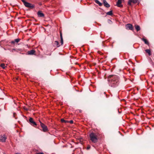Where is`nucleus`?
I'll list each match as a JSON object with an SVG mask.
<instances>
[{"label":"nucleus","instance_id":"9b49d317","mask_svg":"<svg viewBox=\"0 0 154 154\" xmlns=\"http://www.w3.org/2000/svg\"><path fill=\"white\" fill-rule=\"evenodd\" d=\"M103 4L105 6L106 8H108L110 7L109 4L107 2L106 0H103Z\"/></svg>","mask_w":154,"mask_h":154},{"label":"nucleus","instance_id":"ddd939ff","mask_svg":"<svg viewBox=\"0 0 154 154\" xmlns=\"http://www.w3.org/2000/svg\"><path fill=\"white\" fill-rule=\"evenodd\" d=\"M122 1V0H118L116 5L118 7H121L122 6V5H121Z\"/></svg>","mask_w":154,"mask_h":154},{"label":"nucleus","instance_id":"dca6fc26","mask_svg":"<svg viewBox=\"0 0 154 154\" xmlns=\"http://www.w3.org/2000/svg\"><path fill=\"white\" fill-rule=\"evenodd\" d=\"M95 2L100 6H102V4L100 3L98 0H95Z\"/></svg>","mask_w":154,"mask_h":154},{"label":"nucleus","instance_id":"7ed1b4c3","mask_svg":"<svg viewBox=\"0 0 154 154\" xmlns=\"http://www.w3.org/2000/svg\"><path fill=\"white\" fill-rule=\"evenodd\" d=\"M27 121L32 126L36 127L37 124L34 121L33 119L31 117H30L29 119Z\"/></svg>","mask_w":154,"mask_h":154},{"label":"nucleus","instance_id":"2eb2a0df","mask_svg":"<svg viewBox=\"0 0 154 154\" xmlns=\"http://www.w3.org/2000/svg\"><path fill=\"white\" fill-rule=\"evenodd\" d=\"M54 46H56L57 47H59L60 46L58 42L57 41H55L54 42Z\"/></svg>","mask_w":154,"mask_h":154},{"label":"nucleus","instance_id":"5701e85b","mask_svg":"<svg viewBox=\"0 0 154 154\" xmlns=\"http://www.w3.org/2000/svg\"><path fill=\"white\" fill-rule=\"evenodd\" d=\"M60 39H61V45H62L63 44V38H60Z\"/></svg>","mask_w":154,"mask_h":154},{"label":"nucleus","instance_id":"4be33fe9","mask_svg":"<svg viewBox=\"0 0 154 154\" xmlns=\"http://www.w3.org/2000/svg\"><path fill=\"white\" fill-rule=\"evenodd\" d=\"M21 1L23 2V4H24V5L26 4V3L27 2H26L25 0H21Z\"/></svg>","mask_w":154,"mask_h":154},{"label":"nucleus","instance_id":"b1692460","mask_svg":"<svg viewBox=\"0 0 154 154\" xmlns=\"http://www.w3.org/2000/svg\"><path fill=\"white\" fill-rule=\"evenodd\" d=\"M69 122L71 124H72L73 122V120H70L69 121H68V123Z\"/></svg>","mask_w":154,"mask_h":154},{"label":"nucleus","instance_id":"f03ea898","mask_svg":"<svg viewBox=\"0 0 154 154\" xmlns=\"http://www.w3.org/2000/svg\"><path fill=\"white\" fill-rule=\"evenodd\" d=\"M90 140L94 143H97L98 141V137L96 133L92 132L89 135Z\"/></svg>","mask_w":154,"mask_h":154},{"label":"nucleus","instance_id":"393cba45","mask_svg":"<svg viewBox=\"0 0 154 154\" xmlns=\"http://www.w3.org/2000/svg\"><path fill=\"white\" fill-rule=\"evenodd\" d=\"M90 148H91L90 146L89 145H88L87 146V149L88 150V149H90Z\"/></svg>","mask_w":154,"mask_h":154},{"label":"nucleus","instance_id":"39448f33","mask_svg":"<svg viewBox=\"0 0 154 154\" xmlns=\"http://www.w3.org/2000/svg\"><path fill=\"white\" fill-rule=\"evenodd\" d=\"M25 6L26 7L29 8L30 9H33L35 7V6L34 5L28 2L26 3V4L25 5Z\"/></svg>","mask_w":154,"mask_h":154},{"label":"nucleus","instance_id":"f8f14e48","mask_svg":"<svg viewBox=\"0 0 154 154\" xmlns=\"http://www.w3.org/2000/svg\"><path fill=\"white\" fill-rule=\"evenodd\" d=\"M37 14L38 16L40 17H43L44 16V14L40 11H39L38 12Z\"/></svg>","mask_w":154,"mask_h":154},{"label":"nucleus","instance_id":"423d86ee","mask_svg":"<svg viewBox=\"0 0 154 154\" xmlns=\"http://www.w3.org/2000/svg\"><path fill=\"white\" fill-rule=\"evenodd\" d=\"M126 29H129L131 30H133V28L132 25L130 24H128L126 26Z\"/></svg>","mask_w":154,"mask_h":154},{"label":"nucleus","instance_id":"f257e3e1","mask_svg":"<svg viewBox=\"0 0 154 154\" xmlns=\"http://www.w3.org/2000/svg\"><path fill=\"white\" fill-rule=\"evenodd\" d=\"M109 85L113 87L117 86L119 83V78L116 75H110L108 78Z\"/></svg>","mask_w":154,"mask_h":154},{"label":"nucleus","instance_id":"20e7f679","mask_svg":"<svg viewBox=\"0 0 154 154\" xmlns=\"http://www.w3.org/2000/svg\"><path fill=\"white\" fill-rule=\"evenodd\" d=\"M39 122L40 123V125L42 129V131L45 132L47 131H48V129L47 126L42 123L40 121H39Z\"/></svg>","mask_w":154,"mask_h":154},{"label":"nucleus","instance_id":"1a4fd4ad","mask_svg":"<svg viewBox=\"0 0 154 154\" xmlns=\"http://www.w3.org/2000/svg\"><path fill=\"white\" fill-rule=\"evenodd\" d=\"M35 51L33 50H32L30 51H28L27 52V54L28 55H32L35 54Z\"/></svg>","mask_w":154,"mask_h":154},{"label":"nucleus","instance_id":"cd10ccee","mask_svg":"<svg viewBox=\"0 0 154 154\" xmlns=\"http://www.w3.org/2000/svg\"><path fill=\"white\" fill-rule=\"evenodd\" d=\"M16 154H19L18 153H16Z\"/></svg>","mask_w":154,"mask_h":154},{"label":"nucleus","instance_id":"aec40b11","mask_svg":"<svg viewBox=\"0 0 154 154\" xmlns=\"http://www.w3.org/2000/svg\"><path fill=\"white\" fill-rule=\"evenodd\" d=\"M0 66L3 69H5L6 66H5V64L2 63H1L0 65Z\"/></svg>","mask_w":154,"mask_h":154},{"label":"nucleus","instance_id":"0eeeda50","mask_svg":"<svg viewBox=\"0 0 154 154\" xmlns=\"http://www.w3.org/2000/svg\"><path fill=\"white\" fill-rule=\"evenodd\" d=\"M6 138V136L5 135H3L1 136L0 137V140L2 142H5Z\"/></svg>","mask_w":154,"mask_h":154},{"label":"nucleus","instance_id":"a878e982","mask_svg":"<svg viewBox=\"0 0 154 154\" xmlns=\"http://www.w3.org/2000/svg\"><path fill=\"white\" fill-rule=\"evenodd\" d=\"M60 38H63L62 35V32H61V31L60 32Z\"/></svg>","mask_w":154,"mask_h":154},{"label":"nucleus","instance_id":"6ab92c4d","mask_svg":"<svg viewBox=\"0 0 154 154\" xmlns=\"http://www.w3.org/2000/svg\"><path fill=\"white\" fill-rule=\"evenodd\" d=\"M145 51L146 53H147L149 55H151V52H150V51L149 50L146 49L145 50Z\"/></svg>","mask_w":154,"mask_h":154},{"label":"nucleus","instance_id":"412c9836","mask_svg":"<svg viewBox=\"0 0 154 154\" xmlns=\"http://www.w3.org/2000/svg\"><path fill=\"white\" fill-rule=\"evenodd\" d=\"M61 122L63 123H66L67 122V121L63 119H61Z\"/></svg>","mask_w":154,"mask_h":154},{"label":"nucleus","instance_id":"f3484780","mask_svg":"<svg viewBox=\"0 0 154 154\" xmlns=\"http://www.w3.org/2000/svg\"><path fill=\"white\" fill-rule=\"evenodd\" d=\"M142 40L145 42V44L148 45L149 42L148 41H147L146 39L143 38Z\"/></svg>","mask_w":154,"mask_h":154},{"label":"nucleus","instance_id":"4468645a","mask_svg":"<svg viewBox=\"0 0 154 154\" xmlns=\"http://www.w3.org/2000/svg\"><path fill=\"white\" fill-rule=\"evenodd\" d=\"M134 26L137 31H138L140 30V28L139 26L137 25H135Z\"/></svg>","mask_w":154,"mask_h":154},{"label":"nucleus","instance_id":"bb28decb","mask_svg":"<svg viewBox=\"0 0 154 154\" xmlns=\"http://www.w3.org/2000/svg\"><path fill=\"white\" fill-rule=\"evenodd\" d=\"M36 154H44L43 153L40 152V153H37Z\"/></svg>","mask_w":154,"mask_h":154},{"label":"nucleus","instance_id":"a211bd4d","mask_svg":"<svg viewBox=\"0 0 154 154\" xmlns=\"http://www.w3.org/2000/svg\"><path fill=\"white\" fill-rule=\"evenodd\" d=\"M106 14L107 15H112V11H110L109 12H108L107 13H106Z\"/></svg>","mask_w":154,"mask_h":154},{"label":"nucleus","instance_id":"6e6552de","mask_svg":"<svg viewBox=\"0 0 154 154\" xmlns=\"http://www.w3.org/2000/svg\"><path fill=\"white\" fill-rule=\"evenodd\" d=\"M20 40V38L15 39L14 40L12 41L10 43L11 44H15L16 43H18Z\"/></svg>","mask_w":154,"mask_h":154},{"label":"nucleus","instance_id":"9d476101","mask_svg":"<svg viewBox=\"0 0 154 154\" xmlns=\"http://www.w3.org/2000/svg\"><path fill=\"white\" fill-rule=\"evenodd\" d=\"M137 2V0H129L128 2V5H131V3H135Z\"/></svg>","mask_w":154,"mask_h":154}]
</instances>
